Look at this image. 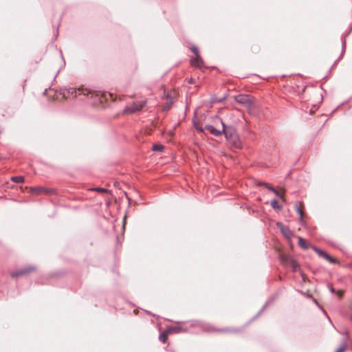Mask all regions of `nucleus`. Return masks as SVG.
Masks as SVG:
<instances>
[{
	"label": "nucleus",
	"instance_id": "1",
	"mask_svg": "<svg viewBox=\"0 0 352 352\" xmlns=\"http://www.w3.org/2000/svg\"><path fill=\"white\" fill-rule=\"evenodd\" d=\"M60 94L65 98H74L78 96L83 95L89 98H94L96 101L100 102L102 101V94L100 91H92L87 88L65 87L60 90Z\"/></svg>",
	"mask_w": 352,
	"mask_h": 352
},
{
	"label": "nucleus",
	"instance_id": "2",
	"mask_svg": "<svg viewBox=\"0 0 352 352\" xmlns=\"http://www.w3.org/2000/svg\"><path fill=\"white\" fill-rule=\"evenodd\" d=\"M221 124L222 126L221 131H222V134L223 133L225 135L226 140L232 143L236 148H240L241 142L237 136L236 130L230 126H226L222 120H221Z\"/></svg>",
	"mask_w": 352,
	"mask_h": 352
},
{
	"label": "nucleus",
	"instance_id": "3",
	"mask_svg": "<svg viewBox=\"0 0 352 352\" xmlns=\"http://www.w3.org/2000/svg\"><path fill=\"white\" fill-rule=\"evenodd\" d=\"M280 261L283 264L289 265L294 272L300 270L298 263L290 256H282L280 257Z\"/></svg>",
	"mask_w": 352,
	"mask_h": 352
},
{
	"label": "nucleus",
	"instance_id": "4",
	"mask_svg": "<svg viewBox=\"0 0 352 352\" xmlns=\"http://www.w3.org/2000/svg\"><path fill=\"white\" fill-rule=\"evenodd\" d=\"M234 99L237 103L243 105L246 108L250 109L252 106L251 97L249 95L239 94L236 96Z\"/></svg>",
	"mask_w": 352,
	"mask_h": 352
},
{
	"label": "nucleus",
	"instance_id": "5",
	"mask_svg": "<svg viewBox=\"0 0 352 352\" xmlns=\"http://www.w3.org/2000/svg\"><path fill=\"white\" fill-rule=\"evenodd\" d=\"M31 192L34 194L41 195V194H46V195H54L56 192V190L53 188H47L41 186H35L31 188Z\"/></svg>",
	"mask_w": 352,
	"mask_h": 352
},
{
	"label": "nucleus",
	"instance_id": "6",
	"mask_svg": "<svg viewBox=\"0 0 352 352\" xmlns=\"http://www.w3.org/2000/svg\"><path fill=\"white\" fill-rule=\"evenodd\" d=\"M146 101H142L140 102H133L132 104L127 106L124 111L126 113H133L136 111H138L142 109V108L145 105Z\"/></svg>",
	"mask_w": 352,
	"mask_h": 352
},
{
	"label": "nucleus",
	"instance_id": "7",
	"mask_svg": "<svg viewBox=\"0 0 352 352\" xmlns=\"http://www.w3.org/2000/svg\"><path fill=\"white\" fill-rule=\"evenodd\" d=\"M34 270H35V268L33 267H31V266L25 267L20 269L16 272H12L11 276L12 278H18L19 276H25V275L30 273L31 272L34 271Z\"/></svg>",
	"mask_w": 352,
	"mask_h": 352
},
{
	"label": "nucleus",
	"instance_id": "8",
	"mask_svg": "<svg viewBox=\"0 0 352 352\" xmlns=\"http://www.w3.org/2000/svg\"><path fill=\"white\" fill-rule=\"evenodd\" d=\"M312 250H314L319 256L322 257L329 261L331 263H335L336 262V260L331 257L329 254H328L326 252L320 250L316 246L311 247Z\"/></svg>",
	"mask_w": 352,
	"mask_h": 352
},
{
	"label": "nucleus",
	"instance_id": "9",
	"mask_svg": "<svg viewBox=\"0 0 352 352\" xmlns=\"http://www.w3.org/2000/svg\"><path fill=\"white\" fill-rule=\"evenodd\" d=\"M191 51L195 54L196 57L191 59V63L193 66H201V63L203 62L201 56L199 55L198 48L196 46L191 47Z\"/></svg>",
	"mask_w": 352,
	"mask_h": 352
},
{
	"label": "nucleus",
	"instance_id": "10",
	"mask_svg": "<svg viewBox=\"0 0 352 352\" xmlns=\"http://www.w3.org/2000/svg\"><path fill=\"white\" fill-rule=\"evenodd\" d=\"M276 225L285 238L289 239L292 237L293 233L287 226H285L282 223L280 222H278Z\"/></svg>",
	"mask_w": 352,
	"mask_h": 352
},
{
	"label": "nucleus",
	"instance_id": "11",
	"mask_svg": "<svg viewBox=\"0 0 352 352\" xmlns=\"http://www.w3.org/2000/svg\"><path fill=\"white\" fill-rule=\"evenodd\" d=\"M204 129L209 131L212 135L216 137L222 134V131H221L220 129H217L214 126L210 124H206L204 126Z\"/></svg>",
	"mask_w": 352,
	"mask_h": 352
},
{
	"label": "nucleus",
	"instance_id": "12",
	"mask_svg": "<svg viewBox=\"0 0 352 352\" xmlns=\"http://www.w3.org/2000/svg\"><path fill=\"white\" fill-rule=\"evenodd\" d=\"M298 245L303 250H308L309 248H311L313 245H309L307 241L305 239H304L301 236H298Z\"/></svg>",
	"mask_w": 352,
	"mask_h": 352
},
{
	"label": "nucleus",
	"instance_id": "13",
	"mask_svg": "<svg viewBox=\"0 0 352 352\" xmlns=\"http://www.w3.org/2000/svg\"><path fill=\"white\" fill-rule=\"evenodd\" d=\"M259 185L265 186L266 188H267L270 191L273 192L276 195H277L278 197H279L281 199H283V195H281L277 190H276L274 187H272L268 183L263 182V183H261Z\"/></svg>",
	"mask_w": 352,
	"mask_h": 352
},
{
	"label": "nucleus",
	"instance_id": "14",
	"mask_svg": "<svg viewBox=\"0 0 352 352\" xmlns=\"http://www.w3.org/2000/svg\"><path fill=\"white\" fill-rule=\"evenodd\" d=\"M295 209H296V211L297 212V213L299 214V222L300 223V224L302 226H304L305 225V221L303 219V211L302 210V208L298 205V204H296L295 205Z\"/></svg>",
	"mask_w": 352,
	"mask_h": 352
},
{
	"label": "nucleus",
	"instance_id": "15",
	"mask_svg": "<svg viewBox=\"0 0 352 352\" xmlns=\"http://www.w3.org/2000/svg\"><path fill=\"white\" fill-rule=\"evenodd\" d=\"M170 333V331H168V329H167L166 331H162L159 336V340L162 342L163 343H165L168 340V334Z\"/></svg>",
	"mask_w": 352,
	"mask_h": 352
},
{
	"label": "nucleus",
	"instance_id": "16",
	"mask_svg": "<svg viewBox=\"0 0 352 352\" xmlns=\"http://www.w3.org/2000/svg\"><path fill=\"white\" fill-rule=\"evenodd\" d=\"M11 180L15 183H23L25 179L23 176H13L11 177Z\"/></svg>",
	"mask_w": 352,
	"mask_h": 352
},
{
	"label": "nucleus",
	"instance_id": "17",
	"mask_svg": "<svg viewBox=\"0 0 352 352\" xmlns=\"http://www.w3.org/2000/svg\"><path fill=\"white\" fill-rule=\"evenodd\" d=\"M168 329L170 333H179L183 331V329L180 327H170Z\"/></svg>",
	"mask_w": 352,
	"mask_h": 352
},
{
	"label": "nucleus",
	"instance_id": "18",
	"mask_svg": "<svg viewBox=\"0 0 352 352\" xmlns=\"http://www.w3.org/2000/svg\"><path fill=\"white\" fill-rule=\"evenodd\" d=\"M164 148V147L162 144H155L153 145V151H154L162 152V151H163Z\"/></svg>",
	"mask_w": 352,
	"mask_h": 352
},
{
	"label": "nucleus",
	"instance_id": "19",
	"mask_svg": "<svg viewBox=\"0 0 352 352\" xmlns=\"http://www.w3.org/2000/svg\"><path fill=\"white\" fill-rule=\"evenodd\" d=\"M210 329H211V331H217V332H223V333L234 332V331H235L234 330H231V329H228V328H226V329H213V328L210 327Z\"/></svg>",
	"mask_w": 352,
	"mask_h": 352
},
{
	"label": "nucleus",
	"instance_id": "20",
	"mask_svg": "<svg viewBox=\"0 0 352 352\" xmlns=\"http://www.w3.org/2000/svg\"><path fill=\"white\" fill-rule=\"evenodd\" d=\"M271 206L274 209H280L281 206L278 204V201L276 199H274L271 201Z\"/></svg>",
	"mask_w": 352,
	"mask_h": 352
},
{
	"label": "nucleus",
	"instance_id": "21",
	"mask_svg": "<svg viewBox=\"0 0 352 352\" xmlns=\"http://www.w3.org/2000/svg\"><path fill=\"white\" fill-rule=\"evenodd\" d=\"M346 350L345 345H343L340 346L339 349H338L336 352H344Z\"/></svg>",
	"mask_w": 352,
	"mask_h": 352
},
{
	"label": "nucleus",
	"instance_id": "22",
	"mask_svg": "<svg viewBox=\"0 0 352 352\" xmlns=\"http://www.w3.org/2000/svg\"><path fill=\"white\" fill-rule=\"evenodd\" d=\"M96 190L98 191V192H107V190L105 189V188H96Z\"/></svg>",
	"mask_w": 352,
	"mask_h": 352
},
{
	"label": "nucleus",
	"instance_id": "23",
	"mask_svg": "<svg viewBox=\"0 0 352 352\" xmlns=\"http://www.w3.org/2000/svg\"><path fill=\"white\" fill-rule=\"evenodd\" d=\"M195 127H196L197 130L200 132H204V131L205 130L204 128H202V127H198L197 126H195Z\"/></svg>",
	"mask_w": 352,
	"mask_h": 352
},
{
	"label": "nucleus",
	"instance_id": "24",
	"mask_svg": "<svg viewBox=\"0 0 352 352\" xmlns=\"http://www.w3.org/2000/svg\"><path fill=\"white\" fill-rule=\"evenodd\" d=\"M330 292H331L332 294H334V293H335V289H334L332 287H330Z\"/></svg>",
	"mask_w": 352,
	"mask_h": 352
},
{
	"label": "nucleus",
	"instance_id": "25",
	"mask_svg": "<svg viewBox=\"0 0 352 352\" xmlns=\"http://www.w3.org/2000/svg\"><path fill=\"white\" fill-rule=\"evenodd\" d=\"M342 47H342V52H344V48H345V42H344V43H343V44H342Z\"/></svg>",
	"mask_w": 352,
	"mask_h": 352
},
{
	"label": "nucleus",
	"instance_id": "26",
	"mask_svg": "<svg viewBox=\"0 0 352 352\" xmlns=\"http://www.w3.org/2000/svg\"><path fill=\"white\" fill-rule=\"evenodd\" d=\"M265 309V307H263L262 309H261L260 312L263 311V310Z\"/></svg>",
	"mask_w": 352,
	"mask_h": 352
},
{
	"label": "nucleus",
	"instance_id": "27",
	"mask_svg": "<svg viewBox=\"0 0 352 352\" xmlns=\"http://www.w3.org/2000/svg\"><path fill=\"white\" fill-rule=\"evenodd\" d=\"M265 309V307H263L262 309H261L260 312L263 311V310Z\"/></svg>",
	"mask_w": 352,
	"mask_h": 352
},
{
	"label": "nucleus",
	"instance_id": "28",
	"mask_svg": "<svg viewBox=\"0 0 352 352\" xmlns=\"http://www.w3.org/2000/svg\"><path fill=\"white\" fill-rule=\"evenodd\" d=\"M265 309V307H263L262 309H261L260 312L263 311V310Z\"/></svg>",
	"mask_w": 352,
	"mask_h": 352
},
{
	"label": "nucleus",
	"instance_id": "29",
	"mask_svg": "<svg viewBox=\"0 0 352 352\" xmlns=\"http://www.w3.org/2000/svg\"><path fill=\"white\" fill-rule=\"evenodd\" d=\"M351 319H352V316H351Z\"/></svg>",
	"mask_w": 352,
	"mask_h": 352
}]
</instances>
